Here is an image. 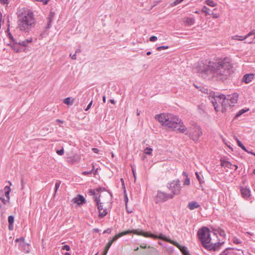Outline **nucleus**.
<instances>
[{
	"mask_svg": "<svg viewBox=\"0 0 255 255\" xmlns=\"http://www.w3.org/2000/svg\"><path fill=\"white\" fill-rule=\"evenodd\" d=\"M232 65L231 60L228 57L220 59L215 61H209L208 64L199 65L198 71L202 77L223 81L231 74Z\"/></svg>",
	"mask_w": 255,
	"mask_h": 255,
	"instance_id": "obj_1",
	"label": "nucleus"
},
{
	"mask_svg": "<svg viewBox=\"0 0 255 255\" xmlns=\"http://www.w3.org/2000/svg\"><path fill=\"white\" fill-rule=\"evenodd\" d=\"M154 118L157 120L163 127L173 130H178L181 133H184L186 130H187L181 120L173 114L169 113H161L155 115Z\"/></svg>",
	"mask_w": 255,
	"mask_h": 255,
	"instance_id": "obj_2",
	"label": "nucleus"
},
{
	"mask_svg": "<svg viewBox=\"0 0 255 255\" xmlns=\"http://www.w3.org/2000/svg\"><path fill=\"white\" fill-rule=\"evenodd\" d=\"M16 14L19 29L25 32L30 31L36 23L33 11L27 8H21L17 10Z\"/></svg>",
	"mask_w": 255,
	"mask_h": 255,
	"instance_id": "obj_3",
	"label": "nucleus"
},
{
	"mask_svg": "<svg viewBox=\"0 0 255 255\" xmlns=\"http://www.w3.org/2000/svg\"><path fill=\"white\" fill-rule=\"evenodd\" d=\"M221 96L223 98V101H222V106L223 107L222 110L226 109V107L227 105L230 107L234 106V105L237 103L239 94L237 93H234L231 95H225L221 94Z\"/></svg>",
	"mask_w": 255,
	"mask_h": 255,
	"instance_id": "obj_4",
	"label": "nucleus"
},
{
	"mask_svg": "<svg viewBox=\"0 0 255 255\" xmlns=\"http://www.w3.org/2000/svg\"><path fill=\"white\" fill-rule=\"evenodd\" d=\"M166 187L171 191L170 194L173 196V198L175 195H178L181 193L182 187L180 184V181L178 179L168 182L166 185Z\"/></svg>",
	"mask_w": 255,
	"mask_h": 255,
	"instance_id": "obj_5",
	"label": "nucleus"
},
{
	"mask_svg": "<svg viewBox=\"0 0 255 255\" xmlns=\"http://www.w3.org/2000/svg\"><path fill=\"white\" fill-rule=\"evenodd\" d=\"M184 133L192 138L194 141L197 142L202 135V131L200 126H195L189 128L188 130H186Z\"/></svg>",
	"mask_w": 255,
	"mask_h": 255,
	"instance_id": "obj_6",
	"label": "nucleus"
},
{
	"mask_svg": "<svg viewBox=\"0 0 255 255\" xmlns=\"http://www.w3.org/2000/svg\"><path fill=\"white\" fill-rule=\"evenodd\" d=\"M197 235L202 244H209L210 243L211 239L210 230L208 228L204 227L199 230Z\"/></svg>",
	"mask_w": 255,
	"mask_h": 255,
	"instance_id": "obj_7",
	"label": "nucleus"
},
{
	"mask_svg": "<svg viewBox=\"0 0 255 255\" xmlns=\"http://www.w3.org/2000/svg\"><path fill=\"white\" fill-rule=\"evenodd\" d=\"M173 199V196L170 195V193H167L166 192L158 190L157 195L155 196V202H164L168 200V199Z\"/></svg>",
	"mask_w": 255,
	"mask_h": 255,
	"instance_id": "obj_8",
	"label": "nucleus"
},
{
	"mask_svg": "<svg viewBox=\"0 0 255 255\" xmlns=\"http://www.w3.org/2000/svg\"><path fill=\"white\" fill-rule=\"evenodd\" d=\"M144 237L145 238H150L153 239H160L164 241L169 242L171 244L173 242L170 239H168L165 236L163 235L162 233H160L158 235L152 234L150 232H145L144 234Z\"/></svg>",
	"mask_w": 255,
	"mask_h": 255,
	"instance_id": "obj_9",
	"label": "nucleus"
},
{
	"mask_svg": "<svg viewBox=\"0 0 255 255\" xmlns=\"http://www.w3.org/2000/svg\"><path fill=\"white\" fill-rule=\"evenodd\" d=\"M253 36L254 37L251 38L249 40H248L246 42L248 43H252L255 41V30H252L251 32L249 33L247 35H246L244 38L242 39H239V37H243V36L239 35H235L233 37V38L235 40H243L244 39H247L250 36Z\"/></svg>",
	"mask_w": 255,
	"mask_h": 255,
	"instance_id": "obj_10",
	"label": "nucleus"
},
{
	"mask_svg": "<svg viewBox=\"0 0 255 255\" xmlns=\"http://www.w3.org/2000/svg\"><path fill=\"white\" fill-rule=\"evenodd\" d=\"M131 233H133L136 235L142 236L144 237V234L145 233V232H143L142 230H128L127 231L120 233L117 234V235L118 237V238H120L125 235H127Z\"/></svg>",
	"mask_w": 255,
	"mask_h": 255,
	"instance_id": "obj_11",
	"label": "nucleus"
},
{
	"mask_svg": "<svg viewBox=\"0 0 255 255\" xmlns=\"http://www.w3.org/2000/svg\"><path fill=\"white\" fill-rule=\"evenodd\" d=\"M222 101H223V98L221 95H215L211 98V102L214 107L215 110L216 111H218V104L220 103L222 104Z\"/></svg>",
	"mask_w": 255,
	"mask_h": 255,
	"instance_id": "obj_12",
	"label": "nucleus"
},
{
	"mask_svg": "<svg viewBox=\"0 0 255 255\" xmlns=\"http://www.w3.org/2000/svg\"><path fill=\"white\" fill-rule=\"evenodd\" d=\"M172 244L177 247L183 254V255H190L187 248L186 247L182 246L180 245L178 243L174 241Z\"/></svg>",
	"mask_w": 255,
	"mask_h": 255,
	"instance_id": "obj_13",
	"label": "nucleus"
},
{
	"mask_svg": "<svg viewBox=\"0 0 255 255\" xmlns=\"http://www.w3.org/2000/svg\"><path fill=\"white\" fill-rule=\"evenodd\" d=\"M55 13L53 12L52 11H50L49 12V14L47 18V25L45 26V28L46 29H49L51 26V23L54 20V17Z\"/></svg>",
	"mask_w": 255,
	"mask_h": 255,
	"instance_id": "obj_14",
	"label": "nucleus"
},
{
	"mask_svg": "<svg viewBox=\"0 0 255 255\" xmlns=\"http://www.w3.org/2000/svg\"><path fill=\"white\" fill-rule=\"evenodd\" d=\"M72 201L78 205H81L86 203L85 198L81 195H77V197L73 199Z\"/></svg>",
	"mask_w": 255,
	"mask_h": 255,
	"instance_id": "obj_15",
	"label": "nucleus"
},
{
	"mask_svg": "<svg viewBox=\"0 0 255 255\" xmlns=\"http://www.w3.org/2000/svg\"><path fill=\"white\" fill-rule=\"evenodd\" d=\"M221 166L224 167H227L230 169H233V164L230 162L226 160L225 158H221L220 159Z\"/></svg>",
	"mask_w": 255,
	"mask_h": 255,
	"instance_id": "obj_16",
	"label": "nucleus"
},
{
	"mask_svg": "<svg viewBox=\"0 0 255 255\" xmlns=\"http://www.w3.org/2000/svg\"><path fill=\"white\" fill-rule=\"evenodd\" d=\"M242 196L243 198L248 199L251 196V192L249 189L242 187L241 189Z\"/></svg>",
	"mask_w": 255,
	"mask_h": 255,
	"instance_id": "obj_17",
	"label": "nucleus"
},
{
	"mask_svg": "<svg viewBox=\"0 0 255 255\" xmlns=\"http://www.w3.org/2000/svg\"><path fill=\"white\" fill-rule=\"evenodd\" d=\"M187 207L190 210H193L196 208L200 207V205L197 201H191L188 203Z\"/></svg>",
	"mask_w": 255,
	"mask_h": 255,
	"instance_id": "obj_18",
	"label": "nucleus"
},
{
	"mask_svg": "<svg viewBox=\"0 0 255 255\" xmlns=\"http://www.w3.org/2000/svg\"><path fill=\"white\" fill-rule=\"evenodd\" d=\"M15 242L16 243H20L18 245V248H22L23 247H28V244L24 243V239L22 237L16 239Z\"/></svg>",
	"mask_w": 255,
	"mask_h": 255,
	"instance_id": "obj_19",
	"label": "nucleus"
},
{
	"mask_svg": "<svg viewBox=\"0 0 255 255\" xmlns=\"http://www.w3.org/2000/svg\"><path fill=\"white\" fill-rule=\"evenodd\" d=\"M254 77V74H245L243 78V80L246 83H249L252 81Z\"/></svg>",
	"mask_w": 255,
	"mask_h": 255,
	"instance_id": "obj_20",
	"label": "nucleus"
},
{
	"mask_svg": "<svg viewBox=\"0 0 255 255\" xmlns=\"http://www.w3.org/2000/svg\"><path fill=\"white\" fill-rule=\"evenodd\" d=\"M184 22L187 25H192L195 23V19L194 17H187L185 18Z\"/></svg>",
	"mask_w": 255,
	"mask_h": 255,
	"instance_id": "obj_21",
	"label": "nucleus"
},
{
	"mask_svg": "<svg viewBox=\"0 0 255 255\" xmlns=\"http://www.w3.org/2000/svg\"><path fill=\"white\" fill-rule=\"evenodd\" d=\"M237 142L238 145L239 147H240L243 150H244L246 152H248V150L247 148L244 146V145L242 143V142L238 139H237Z\"/></svg>",
	"mask_w": 255,
	"mask_h": 255,
	"instance_id": "obj_22",
	"label": "nucleus"
},
{
	"mask_svg": "<svg viewBox=\"0 0 255 255\" xmlns=\"http://www.w3.org/2000/svg\"><path fill=\"white\" fill-rule=\"evenodd\" d=\"M108 212L107 209H104L99 212V217L100 218H103L107 215Z\"/></svg>",
	"mask_w": 255,
	"mask_h": 255,
	"instance_id": "obj_23",
	"label": "nucleus"
},
{
	"mask_svg": "<svg viewBox=\"0 0 255 255\" xmlns=\"http://www.w3.org/2000/svg\"><path fill=\"white\" fill-rule=\"evenodd\" d=\"M216 231V234H219L220 236L223 237H226L225 232L223 230L219 229L217 230Z\"/></svg>",
	"mask_w": 255,
	"mask_h": 255,
	"instance_id": "obj_24",
	"label": "nucleus"
},
{
	"mask_svg": "<svg viewBox=\"0 0 255 255\" xmlns=\"http://www.w3.org/2000/svg\"><path fill=\"white\" fill-rule=\"evenodd\" d=\"M119 239L118 237L117 236V235H116L111 240H110L108 243H107V245H108V246H111L113 244V243L115 242L116 241H117L118 239Z\"/></svg>",
	"mask_w": 255,
	"mask_h": 255,
	"instance_id": "obj_25",
	"label": "nucleus"
},
{
	"mask_svg": "<svg viewBox=\"0 0 255 255\" xmlns=\"http://www.w3.org/2000/svg\"><path fill=\"white\" fill-rule=\"evenodd\" d=\"M249 111V109H247L246 110L245 109H242L240 110L236 115L235 117L238 118L240 116H241L242 115H243L244 113H246V112Z\"/></svg>",
	"mask_w": 255,
	"mask_h": 255,
	"instance_id": "obj_26",
	"label": "nucleus"
},
{
	"mask_svg": "<svg viewBox=\"0 0 255 255\" xmlns=\"http://www.w3.org/2000/svg\"><path fill=\"white\" fill-rule=\"evenodd\" d=\"M64 103L68 105H72L73 104V100L71 101L70 97H67L64 100Z\"/></svg>",
	"mask_w": 255,
	"mask_h": 255,
	"instance_id": "obj_27",
	"label": "nucleus"
},
{
	"mask_svg": "<svg viewBox=\"0 0 255 255\" xmlns=\"http://www.w3.org/2000/svg\"><path fill=\"white\" fill-rule=\"evenodd\" d=\"M205 3L207 5H209L212 7H214L216 5V3L211 0H207L205 1Z\"/></svg>",
	"mask_w": 255,
	"mask_h": 255,
	"instance_id": "obj_28",
	"label": "nucleus"
},
{
	"mask_svg": "<svg viewBox=\"0 0 255 255\" xmlns=\"http://www.w3.org/2000/svg\"><path fill=\"white\" fill-rule=\"evenodd\" d=\"M152 150L150 147H146L144 150V153L147 155H151Z\"/></svg>",
	"mask_w": 255,
	"mask_h": 255,
	"instance_id": "obj_29",
	"label": "nucleus"
},
{
	"mask_svg": "<svg viewBox=\"0 0 255 255\" xmlns=\"http://www.w3.org/2000/svg\"><path fill=\"white\" fill-rule=\"evenodd\" d=\"M208 244H202V245L203 246V247L206 249L207 250H209V251H211V250H213V244H211V245H207Z\"/></svg>",
	"mask_w": 255,
	"mask_h": 255,
	"instance_id": "obj_30",
	"label": "nucleus"
},
{
	"mask_svg": "<svg viewBox=\"0 0 255 255\" xmlns=\"http://www.w3.org/2000/svg\"><path fill=\"white\" fill-rule=\"evenodd\" d=\"M61 184V181H57L55 184V191H54V195L56 194L58 188L60 187V185Z\"/></svg>",
	"mask_w": 255,
	"mask_h": 255,
	"instance_id": "obj_31",
	"label": "nucleus"
},
{
	"mask_svg": "<svg viewBox=\"0 0 255 255\" xmlns=\"http://www.w3.org/2000/svg\"><path fill=\"white\" fill-rule=\"evenodd\" d=\"M232 241L234 244H240L242 243V241H241V240L237 238L236 237H233Z\"/></svg>",
	"mask_w": 255,
	"mask_h": 255,
	"instance_id": "obj_32",
	"label": "nucleus"
},
{
	"mask_svg": "<svg viewBox=\"0 0 255 255\" xmlns=\"http://www.w3.org/2000/svg\"><path fill=\"white\" fill-rule=\"evenodd\" d=\"M124 196H125L124 200L126 203V205H127V203L128 201V195H127V194L126 192V190L125 187H124Z\"/></svg>",
	"mask_w": 255,
	"mask_h": 255,
	"instance_id": "obj_33",
	"label": "nucleus"
},
{
	"mask_svg": "<svg viewBox=\"0 0 255 255\" xmlns=\"http://www.w3.org/2000/svg\"><path fill=\"white\" fill-rule=\"evenodd\" d=\"M8 222L10 225L13 224L14 222V217L13 216H9L8 217Z\"/></svg>",
	"mask_w": 255,
	"mask_h": 255,
	"instance_id": "obj_34",
	"label": "nucleus"
},
{
	"mask_svg": "<svg viewBox=\"0 0 255 255\" xmlns=\"http://www.w3.org/2000/svg\"><path fill=\"white\" fill-rule=\"evenodd\" d=\"M223 243H215L214 244V245H213V247H214L213 249V251H216L217 250V249H218V248H219V247Z\"/></svg>",
	"mask_w": 255,
	"mask_h": 255,
	"instance_id": "obj_35",
	"label": "nucleus"
},
{
	"mask_svg": "<svg viewBox=\"0 0 255 255\" xmlns=\"http://www.w3.org/2000/svg\"><path fill=\"white\" fill-rule=\"evenodd\" d=\"M95 167L94 165L93 166V168L91 170L89 171H83L82 172V174L84 175H89L90 174H91L93 172V171L94 170Z\"/></svg>",
	"mask_w": 255,
	"mask_h": 255,
	"instance_id": "obj_36",
	"label": "nucleus"
},
{
	"mask_svg": "<svg viewBox=\"0 0 255 255\" xmlns=\"http://www.w3.org/2000/svg\"><path fill=\"white\" fill-rule=\"evenodd\" d=\"M195 175H196V178H197L198 180L199 181L200 184L203 183L204 182V181L202 180V179L199 175V173L197 172H196Z\"/></svg>",
	"mask_w": 255,
	"mask_h": 255,
	"instance_id": "obj_37",
	"label": "nucleus"
},
{
	"mask_svg": "<svg viewBox=\"0 0 255 255\" xmlns=\"http://www.w3.org/2000/svg\"><path fill=\"white\" fill-rule=\"evenodd\" d=\"M15 43H17L19 45H20L23 46H26L27 45V44L26 43V41L25 40L22 41H19L18 42H17L16 41L15 42Z\"/></svg>",
	"mask_w": 255,
	"mask_h": 255,
	"instance_id": "obj_38",
	"label": "nucleus"
},
{
	"mask_svg": "<svg viewBox=\"0 0 255 255\" xmlns=\"http://www.w3.org/2000/svg\"><path fill=\"white\" fill-rule=\"evenodd\" d=\"M210 10V9L205 5L203 6L202 9V11L206 13L207 14H210V13H209Z\"/></svg>",
	"mask_w": 255,
	"mask_h": 255,
	"instance_id": "obj_39",
	"label": "nucleus"
},
{
	"mask_svg": "<svg viewBox=\"0 0 255 255\" xmlns=\"http://www.w3.org/2000/svg\"><path fill=\"white\" fill-rule=\"evenodd\" d=\"M184 0H175L173 2L171 3V5L172 6H174L177 5V4L180 3L182 1H183Z\"/></svg>",
	"mask_w": 255,
	"mask_h": 255,
	"instance_id": "obj_40",
	"label": "nucleus"
},
{
	"mask_svg": "<svg viewBox=\"0 0 255 255\" xmlns=\"http://www.w3.org/2000/svg\"><path fill=\"white\" fill-rule=\"evenodd\" d=\"M100 195H98L97 194H95V195L94 196V201L97 203L98 202H100Z\"/></svg>",
	"mask_w": 255,
	"mask_h": 255,
	"instance_id": "obj_41",
	"label": "nucleus"
},
{
	"mask_svg": "<svg viewBox=\"0 0 255 255\" xmlns=\"http://www.w3.org/2000/svg\"><path fill=\"white\" fill-rule=\"evenodd\" d=\"M96 204H97L98 209L99 210V212L100 211H101L103 210H104L103 205H102V203L100 202H98Z\"/></svg>",
	"mask_w": 255,
	"mask_h": 255,
	"instance_id": "obj_42",
	"label": "nucleus"
},
{
	"mask_svg": "<svg viewBox=\"0 0 255 255\" xmlns=\"http://www.w3.org/2000/svg\"><path fill=\"white\" fill-rule=\"evenodd\" d=\"M168 46H158L156 48V50L157 51H161L162 50H164L168 48Z\"/></svg>",
	"mask_w": 255,
	"mask_h": 255,
	"instance_id": "obj_43",
	"label": "nucleus"
},
{
	"mask_svg": "<svg viewBox=\"0 0 255 255\" xmlns=\"http://www.w3.org/2000/svg\"><path fill=\"white\" fill-rule=\"evenodd\" d=\"M190 184V181L189 178H186L185 181H184L183 184L184 185H189Z\"/></svg>",
	"mask_w": 255,
	"mask_h": 255,
	"instance_id": "obj_44",
	"label": "nucleus"
},
{
	"mask_svg": "<svg viewBox=\"0 0 255 255\" xmlns=\"http://www.w3.org/2000/svg\"><path fill=\"white\" fill-rule=\"evenodd\" d=\"M0 200L4 204H6L7 203L9 202V200H8L7 198H6V199H5L3 197H0Z\"/></svg>",
	"mask_w": 255,
	"mask_h": 255,
	"instance_id": "obj_45",
	"label": "nucleus"
},
{
	"mask_svg": "<svg viewBox=\"0 0 255 255\" xmlns=\"http://www.w3.org/2000/svg\"><path fill=\"white\" fill-rule=\"evenodd\" d=\"M56 153L59 155H63L64 153V149L62 148L60 150H57Z\"/></svg>",
	"mask_w": 255,
	"mask_h": 255,
	"instance_id": "obj_46",
	"label": "nucleus"
},
{
	"mask_svg": "<svg viewBox=\"0 0 255 255\" xmlns=\"http://www.w3.org/2000/svg\"><path fill=\"white\" fill-rule=\"evenodd\" d=\"M62 249L63 250H66L67 251H69L70 250V247L69 246L66 245L62 247Z\"/></svg>",
	"mask_w": 255,
	"mask_h": 255,
	"instance_id": "obj_47",
	"label": "nucleus"
},
{
	"mask_svg": "<svg viewBox=\"0 0 255 255\" xmlns=\"http://www.w3.org/2000/svg\"><path fill=\"white\" fill-rule=\"evenodd\" d=\"M96 189H91L90 191H89V193L91 195H93V196H94L95 195V194H96Z\"/></svg>",
	"mask_w": 255,
	"mask_h": 255,
	"instance_id": "obj_48",
	"label": "nucleus"
},
{
	"mask_svg": "<svg viewBox=\"0 0 255 255\" xmlns=\"http://www.w3.org/2000/svg\"><path fill=\"white\" fill-rule=\"evenodd\" d=\"M10 192V191H8V190L4 192L5 196L6 198L8 199V200H10V197H9Z\"/></svg>",
	"mask_w": 255,
	"mask_h": 255,
	"instance_id": "obj_49",
	"label": "nucleus"
},
{
	"mask_svg": "<svg viewBox=\"0 0 255 255\" xmlns=\"http://www.w3.org/2000/svg\"><path fill=\"white\" fill-rule=\"evenodd\" d=\"M157 37L155 36H152L150 37L149 40L150 41L154 42L155 41L157 40Z\"/></svg>",
	"mask_w": 255,
	"mask_h": 255,
	"instance_id": "obj_50",
	"label": "nucleus"
},
{
	"mask_svg": "<svg viewBox=\"0 0 255 255\" xmlns=\"http://www.w3.org/2000/svg\"><path fill=\"white\" fill-rule=\"evenodd\" d=\"M19 249L20 250H23L25 251V252L27 253H29V247L27 248V247L24 246V247H23V248H19Z\"/></svg>",
	"mask_w": 255,
	"mask_h": 255,
	"instance_id": "obj_51",
	"label": "nucleus"
},
{
	"mask_svg": "<svg viewBox=\"0 0 255 255\" xmlns=\"http://www.w3.org/2000/svg\"><path fill=\"white\" fill-rule=\"evenodd\" d=\"M111 231H112L111 229V228H108V229H106V230L104 231L103 234H106V233L111 234Z\"/></svg>",
	"mask_w": 255,
	"mask_h": 255,
	"instance_id": "obj_52",
	"label": "nucleus"
},
{
	"mask_svg": "<svg viewBox=\"0 0 255 255\" xmlns=\"http://www.w3.org/2000/svg\"><path fill=\"white\" fill-rule=\"evenodd\" d=\"M92 103H93V101H91L90 102V103L88 104V105L87 106V108L85 109L86 111H87L88 110H89L90 109V108L92 105Z\"/></svg>",
	"mask_w": 255,
	"mask_h": 255,
	"instance_id": "obj_53",
	"label": "nucleus"
},
{
	"mask_svg": "<svg viewBox=\"0 0 255 255\" xmlns=\"http://www.w3.org/2000/svg\"><path fill=\"white\" fill-rule=\"evenodd\" d=\"M0 2L2 4H7L8 3V0H0Z\"/></svg>",
	"mask_w": 255,
	"mask_h": 255,
	"instance_id": "obj_54",
	"label": "nucleus"
},
{
	"mask_svg": "<svg viewBox=\"0 0 255 255\" xmlns=\"http://www.w3.org/2000/svg\"><path fill=\"white\" fill-rule=\"evenodd\" d=\"M69 56L71 58V59L73 60L76 59V53H74V54H72L71 53L70 54Z\"/></svg>",
	"mask_w": 255,
	"mask_h": 255,
	"instance_id": "obj_55",
	"label": "nucleus"
},
{
	"mask_svg": "<svg viewBox=\"0 0 255 255\" xmlns=\"http://www.w3.org/2000/svg\"><path fill=\"white\" fill-rule=\"evenodd\" d=\"M11 191V189L10 188V187L9 186H6L4 187V192L6 191Z\"/></svg>",
	"mask_w": 255,
	"mask_h": 255,
	"instance_id": "obj_56",
	"label": "nucleus"
},
{
	"mask_svg": "<svg viewBox=\"0 0 255 255\" xmlns=\"http://www.w3.org/2000/svg\"><path fill=\"white\" fill-rule=\"evenodd\" d=\"M32 40H33L32 38L30 37L28 39H26L25 41H26L27 44H28V43L32 42Z\"/></svg>",
	"mask_w": 255,
	"mask_h": 255,
	"instance_id": "obj_57",
	"label": "nucleus"
},
{
	"mask_svg": "<svg viewBox=\"0 0 255 255\" xmlns=\"http://www.w3.org/2000/svg\"><path fill=\"white\" fill-rule=\"evenodd\" d=\"M21 189H23L24 186V183L23 179H21Z\"/></svg>",
	"mask_w": 255,
	"mask_h": 255,
	"instance_id": "obj_58",
	"label": "nucleus"
},
{
	"mask_svg": "<svg viewBox=\"0 0 255 255\" xmlns=\"http://www.w3.org/2000/svg\"><path fill=\"white\" fill-rule=\"evenodd\" d=\"M228 249H226L224 251L222 252L220 255H228V253L226 252Z\"/></svg>",
	"mask_w": 255,
	"mask_h": 255,
	"instance_id": "obj_59",
	"label": "nucleus"
},
{
	"mask_svg": "<svg viewBox=\"0 0 255 255\" xmlns=\"http://www.w3.org/2000/svg\"><path fill=\"white\" fill-rule=\"evenodd\" d=\"M131 169H132V173H133V175L134 176V178H135V170L133 168V167L131 166Z\"/></svg>",
	"mask_w": 255,
	"mask_h": 255,
	"instance_id": "obj_60",
	"label": "nucleus"
},
{
	"mask_svg": "<svg viewBox=\"0 0 255 255\" xmlns=\"http://www.w3.org/2000/svg\"><path fill=\"white\" fill-rule=\"evenodd\" d=\"M92 150L95 153H98L99 151V149L97 148H93Z\"/></svg>",
	"mask_w": 255,
	"mask_h": 255,
	"instance_id": "obj_61",
	"label": "nucleus"
},
{
	"mask_svg": "<svg viewBox=\"0 0 255 255\" xmlns=\"http://www.w3.org/2000/svg\"><path fill=\"white\" fill-rule=\"evenodd\" d=\"M182 175L186 177V178L188 177V174L187 173V172H185V171H183V173H182Z\"/></svg>",
	"mask_w": 255,
	"mask_h": 255,
	"instance_id": "obj_62",
	"label": "nucleus"
},
{
	"mask_svg": "<svg viewBox=\"0 0 255 255\" xmlns=\"http://www.w3.org/2000/svg\"><path fill=\"white\" fill-rule=\"evenodd\" d=\"M56 122L58 123H60V124H63V121H61V120H60L59 119H57L56 120Z\"/></svg>",
	"mask_w": 255,
	"mask_h": 255,
	"instance_id": "obj_63",
	"label": "nucleus"
},
{
	"mask_svg": "<svg viewBox=\"0 0 255 255\" xmlns=\"http://www.w3.org/2000/svg\"><path fill=\"white\" fill-rule=\"evenodd\" d=\"M9 38L10 39H12L13 42H15L14 39L13 38V36H12V35L10 33L9 34Z\"/></svg>",
	"mask_w": 255,
	"mask_h": 255,
	"instance_id": "obj_64",
	"label": "nucleus"
}]
</instances>
